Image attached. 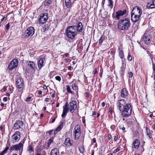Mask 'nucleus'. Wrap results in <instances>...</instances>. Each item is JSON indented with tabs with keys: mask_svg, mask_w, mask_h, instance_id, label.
<instances>
[{
	"mask_svg": "<svg viewBox=\"0 0 155 155\" xmlns=\"http://www.w3.org/2000/svg\"><path fill=\"white\" fill-rule=\"evenodd\" d=\"M83 29L82 23L79 22L75 25L70 26L68 27L65 30L66 33L68 38L70 39H74L78 32H81Z\"/></svg>",
	"mask_w": 155,
	"mask_h": 155,
	"instance_id": "nucleus-1",
	"label": "nucleus"
},
{
	"mask_svg": "<svg viewBox=\"0 0 155 155\" xmlns=\"http://www.w3.org/2000/svg\"><path fill=\"white\" fill-rule=\"evenodd\" d=\"M130 25V20L127 18L120 19L117 24V28L120 30H127Z\"/></svg>",
	"mask_w": 155,
	"mask_h": 155,
	"instance_id": "nucleus-2",
	"label": "nucleus"
},
{
	"mask_svg": "<svg viewBox=\"0 0 155 155\" xmlns=\"http://www.w3.org/2000/svg\"><path fill=\"white\" fill-rule=\"evenodd\" d=\"M121 111L122 116L124 117H128L130 116L132 112L131 106L129 104H126L124 107L123 108Z\"/></svg>",
	"mask_w": 155,
	"mask_h": 155,
	"instance_id": "nucleus-3",
	"label": "nucleus"
},
{
	"mask_svg": "<svg viewBox=\"0 0 155 155\" xmlns=\"http://www.w3.org/2000/svg\"><path fill=\"white\" fill-rule=\"evenodd\" d=\"M65 105L67 106L70 112L72 113L74 112L77 107L76 101H74L70 102L68 104L67 102Z\"/></svg>",
	"mask_w": 155,
	"mask_h": 155,
	"instance_id": "nucleus-4",
	"label": "nucleus"
},
{
	"mask_svg": "<svg viewBox=\"0 0 155 155\" xmlns=\"http://www.w3.org/2000/svg\"><path fill=\"white\" fill-rule=\"evenodd\" d=\"M25 141L23 140L21 141L19 144L11 146L10 148V150H21V151L20 153L22 152V151L23 148V144Z\"/></svg>",
	"mask_w": 155,
	"mask_h": 155,
	"instance_id": "nucleus-5",
	"label": "nucleus"
},
{
	"mask_svg": "<svg viewBox=\"0 0 155 155\" xmlns=\"http://www.w3.org/2000/svg\"><path fill=\"white\" fill-rule=\"evenodd\" d=\"M35 29L33 27H28L25 32L24 36L25 38H27L29 36H31L34 33Z\"/></svg>",
	"mask_w": 155,
	"mask_h": 155,
	"instance_id": "nucleus-6",
	"label": "nucleus"
},
{
	"mask_svg": "<svg viewBox=\"0 0 155 155\" xmlns=\"http://www.w3.org/2000/svg\"><path fill=\"white\" fill-rule=\"evenodd\" d=\"M18 62V61L17 59H13L9 64L8 68L10 71H12L13 69L17 67Z\"/></svg>",
	"mask_w": 155,
	"mask_h": 155,
	"instance_id": "nucleus-7",
	"label": "nucleus"
},
{
	"mask_svg": "<svg viewBox=\"0 0 155 155\" xmlns=\"http://www.w3.org/2000/svg\"><path fill=\"white\" fill-rule=\"evenodd\" d=\"M16 84L17 87L21 91L24 85L23 79L18 77L16 79Z\"/></svg>",
	"mask_w": 155,
	"mask_h": 155,
	"instance_id": "nucleus-8",
	"label": "nucleus"
},
{
	"mask_svg": "<svg viewBox=\"0 0 155 155\" xmlns=\"http://www.w3.org/2000/svg\"><path fill=\"white\" fill-rule=\"evenodd\" d=\"M20 133L19 131L15 132L12 137V141L13 143L18 142L20 138Z\"/></svg>",
	"mask_w": 155,
	"mask_h": 155,
	"instance_id": "nucleus-9",
	"label": "nucleus"
},
{
	"mask_svg": "<svg viewBox=\"0 0 155 155\" xmlns=\"http://www.w3.org/2000/svg\"><path fill=\"white\" fill-rule=\"evenodd\" d=\"M142 13V11L141 9L138 6L134 7L131 12L132 14L138 15L141 16Z\"/></svg>",
	"mask_w": 155,
	"mask_h": 155,
	"instance_id": "nucleus-10",
	"label": "nucleus"
},
{
	"mask_svg": "<svg viewBox=\"0 0 155 155\" xmlns=\"http://www.w3.org/2000/svg\"><path fill=\"white\" fill-rule=\"evenodd\" d=\"M48 19V14L47 13H43L41 14L39 19L40 23L44 24L45 23Z\"/></svg>",
	"mask_w": 155,
	"mask_h": 155,
	"instance_id": "nucleus-11",
	"label": "nucleus"
},
{
	"mask_svg": "<svg viewBox=\"0 0 155 155\" xmlns=\"http://www.w3.org/2000/svg\"><path fill=\"white\" fill-rule=\"evenodd\" d=\"M117 105L120 110H122V108L126 105L125 101L124 99L118 100L116 104Z\"/></svg>",
	"mask_w": 155,
	"mask_h": 155,
	"instance_id": "nucleus-12",
	"label": "nucleus"
},
{
	"mask_svg": "<svg viewBox=\"0 0 155 155\" xmlns=\"http://www.w3.org/2000/svg\"><path fill=\"white\" fill-rule=\"evenodd\" d=\"M126 10L124 9L123 10H119L116 12L115 17L117 19H119L121 16H123L126 13Z\"/></svg>",
	"mask_w": 155,
	"mask_h": 155,
	"instance_id": "nucleus-13",
	"label": "nucleus"
},
{
	"mask_svg": "<svg viewBox=\"0 0 155 155\" xmlns=\"http://www.w3.org/2000/svg\"><path fill=\"white\" fill-rule=\"evenodd\" d=\"M129 95L128 91L126 88H123L121 91L120 97L123 98H126Z\"/></svg>",
	"mask_w": 155,
	"mask_h": 155,
	"instance_id": "nucleus-14",
	"label": "nucleus"
},
{
	"mask_svg": "<svg viewBox=\"0 0 155 155\" xmlns=\"http://www.w3.org/2000/svg\"><path fill=\"white\" fill-rule=\"evenodd\" d=\"M23 123L20 120H18L14 124V127L15 129H18L21 128L23 126Z\"/></svg>",
	"mask_w": 155,
	"mask_h": 155,
	"instance_id": "nucleus-15",
	"label": "nucleus"
},
{
	"mask_svg": "<svg viewBox=\"0 0 155 155\" xmlns=\"http://www.w3.org/2000/svg\"><path fill=\"white\" fill-rule=\"evenodd\" d=\"M76 0H65V6L68 8H71L74 1Z\"/></svg>",
	"mask_w": 155,
	"mask_h": 155,
	"instance_id": "nucleus-16",
	"label": "nucleus"
},
{
	"mask_svg": "<svg viewBox=\"0 0 155 155\" xmlns=\"http://www.w3.org/2000/svg\"><path fill=\"white\" fill-rule=\"evenodd\" d=\"M28 65L31 69L35 70L37 68L36 65L34 62L29 61L28 63Z\"/></svg>",
	"mask_w": 155,
	"mask_h": 155,
	"instance_id": "nucleus-17",
	"label": "nucleus"
},
{
	"mask_svg": "<svg viewBox=\"0 0 155 155\" xmlns=\"http://www.w3.org/2000/svg\"><path fill=\"white\" fill-rule=\"evenodd\" d=\"M140 144V141L138 139H136L133 142L132 145V148L138 149Z\"/></svg>",
	"mask_w": 155,
	"mask_h": 155,
	"instance_id": "nucleus-18",
	"label": "nucleus"
},
{
	"mask_svg": "<svg viewBox=\"0 0 155 155\" xmlns=\"http://www.w3.org/2000/svg\"><path fill=\"white\" fill-rule=\"evenodd\" d=\"M131 20L134 22L138 21L140 17L138 15L132 14V13H131Z\"/></svg>",
	"mask_w": 155,
	"mask_h": 155,
	"instance_id": "nucleus-19",
	"label": "nucleus"
},
{
	"mask_svg": "<svg viewBox=\"0 0 155 155\" xmlns=\"http://www.w3.org/2000/svg\"><path fill=\"white\" fill-rule=\"evenodd\" d=\"M69 111V110L68 108V107H67L66 105H64L63 106V113L61 115V117L63 118L65 117Z\"/></svg>",
	"mask_w": 155,
	"mask_h": 155,
	"instance_id": "nucleus-20",
	"label": "nucleus"
},
{
	"mask_svg": "<svg viewBox=\"0 0 155 155\" xmlns=\"http://www.w3.org/2000/svg\"><path fill=\"white\" fill-rule=\"evenodd\" d=\"M73 141L70 138H66L64 141V144L67 146H70L72 145Z\"/></svg>",
	"mask_w": 155,
	"mask_h": 155,
	"instance_id": "nucleus-21",
	"label": "nucleus"
},
{
	"mask_svg": "<svg viewBox=\"0 0 155 155\" xmlns=\"http://www.w3.org/2000/svg\"><path fill=\"white\" fill-rule=\"evenodd\" d=\"M63 127V123L62 122L54 131V134H56L58 131L60 130Z\"/></svg>",
	"mask_w": 155,
	"mask_h": 155,
	"instance_id": "nucleus-22",
	"label": "nucleus"
},
{
	"mask_svg": "<svg viewBox=\"0 0 155 155\" xmlns=\"http://www.w3.org/2000/svg\"><path fill=\"white\" fill-rule=\"evenodd\" d=\"M74 133H81L80 127L79 125H77L75 127L73 130Z\"/></svg>",
	"mask_w": 155,
	"mask_h": 155,
	"instance_id": "nucleus-23",
	"label": "nucleus"
},
{
	"mask_svg": "<svg viewBox=\"0 0 155 155\" xmlns=\"http://www.w3.org/2000/svg\"><path fill=\"white\" fill-rule=\"evenodd\" d=\"M43 59L42 58L40 59L38 61V66L40 69L43 66Z\"/></svg>",
	"mask_w": 155,
	"mask_h": 155,
	"instance_id": "nucleus-24",
	"label": "nucleus"
},
{
	"mask_svg": "<svg viewBox=\"0 0 155 155\" xmlns=\"http://www.w3.org/2000/svg\"><path fill=\"white\" fill-rule=\"evenodd\" d=\"M59 154V152L57 148H54L51 151V155H58Z\"/></svg>",
	"mask_w": 155,
	"mask_h": 155,
	"instance_id": "nucleus-25",
	"label": "nucleus"
},
{
	"mask_svg": "<svg viewBox=\"0 0 155 155\" xmlns=\"http://www.w3.org/2000/svg\"><path fill=\"white\" fill-rule=\"evenodd\" d=\"M152 3L150 4V3H148L147 7H149V8H155V0H152Z\"/></svg>",
	"mask_w": 155,
	"mask_h": 155,
	"instance_id": "nucleus-26",
	"label": "nucleus"
},
{
	"mask_svg": "<svg viewBox=\"0 0 155 155\" xmlns=\"http://www.w3.org/2000/svg\"><path fill=\"white\" fill-rule=\"evenodd\" d=\"M74 138L75 140L78 139L81 135V133H74Z\"/></svg>",
	"mask_w": 155,
	"mask_h": 155,
	"instance_id": "nucleus-27",
	"label": "nucleus"
},
{
	"mask_svg": "<svg viewBox=\"0 0 155 155\" xmlns=\"http://www.w3.org/2000/svg\"><path fill=\"white\" fill-rule=\"evenodd\" d=\"M150 39H140V43L141 41L143 42L145 44L148 45L149 44L150 42Z\"/></svg>",
	"mask_w": 155,
	"mask_h": 155,
	"instance_id": "nucleus-28",
	"label": "nucleus"
},
{
	"mask_svg": "<svg viewBox=\"0 0 155 155\" xmlns=\"http://www.w3.org/2000/svg\"><path fill=\"white\" fill-rule=\"evenodd\" d=\"M107 6L109 7L111 9L113 7V2L112 0H108Z\"/></svg>",
	"mask_w": 155,
	"mask_h": 155,
	"instance_id": "nucleus-29",
	"label": "nucleus"
},
{
	"mask_svg": "<svg viewBox=\"0 0 155 155\" xmlns=\"http://www.w3.org/2000/svg\"><path fill=\"white\" fill-rule=\"evenodd\" d=\"M119 55L121 58H123L124 56V54L123 52V50L120 48L119 49Z\"/></svg>",
	"mask_w": 155,
	"mask_h": 155,
	"instance_id": "nucleus-30",
	"label": "nucleus"
},
{
	"mask_svg": "<svg viewBox=\"0 0 155 155\" xmlns=\"http://www.w3.org/2000/svg\"><path fill=\"white\" fill-rule=\"evenodd\" d=\"M28 150L29 152V153H31L32 152H34V147H33L32 145H29L28 147Z\"/></svg>",
	"mask_w": 155,
	"mask_h": 155,
	"instance_id": "nucleus-31",
	"label": "nucleus"
},
{
	"mask_svg": "<svg viewBox=\"0 0 155 155\" xmlns=\"http://www.w3.org/2000/svg\"><path fill=\"white\" fill-rule=\"evenodd\" d=\"M79 150L80 152L81 153H83L85 151V149L83 146H81L79 147Z\"/></svg>",
	"mask_w": 155,
	"mask_h": 155,
	"instance_id": "nucleus-32",
	"label": "nucleus"
},
{
	"mask_svg": "<svg viewBox=\"0 0 155 155\" xmlns=\"http://www.w3.org/2000/svg\"><path fill=\"white\" fill-rule=\"evenodd\" d=\"M66 86L67 87V92L71 94H72L73 92L71 90L70 87L69 85H67Z\"/></svg>",
	"mask_w": 155,
	"mask_h": 155,
	"instance_id": "nucleus-33",
	"label": "nucleus"
},
{
	"mask_svg": "<svg viewBox=\"0 0 155 155\" xmlns=\"http://www.w3.org/2000/svg\"><path fill=\"white\" fill-rule=\"evenodd\" d=\"M72 88L74 90H76L78 88V86L75 84H73L72 85Z\"/></svg>",
	"mask_w": 155,
	"mask_h": 155,
	"instance_id": "nucleus-34",
	"label": "nucleus"
},
{
	"mask_svg": "<svg viewBox=\"0 0 155 155\" xmlns=\"http://www.w3.org/2000/svg\"><path fill=\"white\" fill-rule=\"evenodd\" d=\"M120 147H118L116 149L114 150L113 151V153H116L117 152L120 151Z\"/></svg>",
	"mask_w": 155,
	"mask_h": 155,
	"instance_id": "nucleus-35",
	"label": "nucleus"
},
{
	"mask_svg": "<svg viewBox=\"0 0 155 155\" xmlns=\"http://www.w3.org/2000/svg\"><path fill=\"white\" fill-rule=\"evenodd\" d=\"M152 68L154 72V77H155V63H152Z\"/></svg>",
	"mask_w": 155,
	"mask_h": 155,
	"instance_id": "nucleus-36",
	"label": "nucleus"
},
{
	"mask_svg": "<svg viewBox=\"0 0 155 155\" xmlns=\"http://www.w3.org/2000/svg\"><path fill=\"white\" fill-rule=\"evenodd\" d=\"M55 79L59 81H60L61 80V78L60 76H56L55 77Z\"/></svg>",
	"mask_w": 155,
	"mask_h": 155,
	"instance_id": "nucleus-37",
	"label": "nucleus"
},
{
	"mask_svg": "<svg viewBox=\"0 0 155 155\" xmlns=\"http://www.w3.org/2000/svg\"><path fill=\"white\" fill-rule=\"evenodd\" d=\"M9 149V148L8 147H6L5 149L2 151V152H3V153H6L7 150H8V149Z\"/></svg>",
	"mask_w": 155,
	"mask_h": 155,
	"instance_id": "nucleus-38",
	"label": "nucleus"
},
{
	"mask_svg": "<svg viewBox=\"0 0 155 155\" xmlns=\"http://www.w3.org/2000/svg\"><path fill=\"white\" fill-rule=\"evenodd\" d=\"M38 150L39 151H41L42 150V146H38L37 147Z\"/></svg>",
	"mask_w": 155,
	"mask_h": 155,
	"instance_id": "nucleus-39",
	"label": "nucleus"
},
{
	"mask_svg": "<svg viewBox=\"0 0 155 155\" xmlns=\"http://www.w3.org/2000/svg\"><path fill=\"white\" fill-rule=\"evenodd\" d=\"M53 141V140L51 139H50L49 140V141L48 143V146H49V145H50L51 143Z\"/></svg>",
	"mask_w": 155,
	"mask_h": 155,
	"instance_id": "nucleus-40",
	"label": "nucleus"
},
{
	"mask_svg": "<svg viewBox=\"0 0 155 155\" xmlns=\"http://www.w3.org/2000/svg\"><path fill=\"white\" fill-rule=\"evenodd\" d=\"M133 75L132 73L131 72H130L128 73V77L129 78H131Z\"/></svg>",
	"mask_w": 155,
	"mask_h": 155,
	"instance_id": "nucleus-41",
	"label": "nucleus"
},
{
	"mask_svg": "<svg viewBox=\"0 0 155 155\" xmlns=\"http://www.w3.org/2000/svg\"><path fill=\"white\" fill-rule=\"evenodd\" d=\"M10 27V24L9 23H8L6 25V28L7 30H9Z\"/></svg>",
	"mask_w": 155,
	"mask_h": 155,
	"instance_id": "nucleus-42",
	"label": "nucleus"
},
{
	"mask_svg": "<svg viewBox=\"0 0 155 155\" xmlns=\"http://www.w3.org/2000/svg\"><path fill=\"white\" fill-rule=\"evenodd\" d=\"M127 58H128V59L129 61H131L132 60V57L131 56V55H130L129 54L128 55Z\"/></svg>",
	"mask_w": 155,
	"mask_h": 155,
	"instance_id": "nucleus-43",
	"label": "nucleus"
},
{
	"mask_svg": "<svg viewBox=\"0 0 155 155\" xmlns=\"http://www.w3.org/2000/svg\"><path fill=\"white\" fill-rule=\"evenodd\" d=\"M52 1L51 0H47L46 3L47 4H50L51 3Z\"/></svg>",
	"mask_w": 155,
	"mask_h": 155,
	"instance_id": "nucleus-44",
	"label": "nucleus"
},
{
	"mask_svg": "<svg viewBox=\"0 0 155 155\" xmlns=\"http://www.w3.org/2000/svg\"><path fill=\"white\" fill-rule=\"evenodd\" d=\"M147 135L148 136L149 139H151L152 137V134L150 133L149 134H147Z\"/></svg>",
	"mask_w": 155,
	"mask_h": 155,
	"instance_id": "nucleus-45",
	"label": "nucleus"
},
{
	"mask_svg": "<svg viewBox=\"0 0 155 155\" xmlns=\"http://www.w3.org/2000/svg\"><path fill=\"white\" fill-rule=\"evenodd\" d=\"M31 97H28L26 98V101H30V99H31Z\"/></svg>",
	"mask_w": 155,
	"mask_h": 155,
	"instance_id": "nucleus-46",
	"label": "nucleus"
},
{
	"mask_svg": "<svg viewBox=\"0 0 155 155\" xmlns=\"http://www.w3.org/2000/svg\"><path fill=\"white\" fill-rule=\"evenodd\" d=\"M3 100L4 101L6 102L7 101V97H4Z\"/></svg>",
	"mask_w": 155,
	"mask_h": 155,
	"instance_id": "nucleus-47",
	"label": "nucleus"
},
{
	"mask_svg": "<svg viewBox=\"0 0 155 155\" xmlns=\"http://www.w3.org/2000/svg\"><path fill=\"white\" fill-rule=\"evenodd\" d=\"M38 94L39 95L42 94V91L41 90H38Z\"/></svg>",
	"mask_w": 155,
	"mask_h": 155,
	"instance_id": "nucleus-48",
	"label": "nucleus"
},
{
	"mask_svg": "<svg viewBox=\"0 0 155 155\" xmlns=\"http://www.w3.org/2000/svg\"><path fill=\"white\" fill-rule=\"evenodd\" d=\"M103 41V39H99V44L100 45H101V44L102 43Z\"/></svg>",
	"mask_w": 155,
	"mask_h": 155,
	"instance_id": "nucleus-49",
	"label": "nucleus"
},
{
	"mask_svg": "<svg viewBox=\"0 0 155 155\" xmlns=\"http://www.w3.org/2000/svg\"><path fill=\"white\" fill-rule=\"evenodd\" d=\"M120 71H121V73H123V71H124V69H123V68L122 67H120Z\"/></svg>",
	"mask_w": 155,
	"mask_h": 155,
	"instance_id": "nucleus-50",
	"label": "nucleus"
},
{
	"mask_svg": "<svg viewBox=\"0 0 155 155\" xmlns=\"http://www.w3.org/2000/svg\"><path fill=\"white\" fill-rule=\"evenodd\" d=\"M146 131L147 132V134L150 133V129H149L148 128L146 129Z\"/></svg>",
	"mask_w": 155,
	"mask_h": 155,
	"instance_id": "nucleus-51",
	"label": "nucleus"
},
{
	"mask_svg": "<svg viewBox=\"0 0 155 155\" xmlns=\"http://www.w3.org/2000/svg\"><path fill=\"white\" fill-rule=\"evenodd\" d=\"M105 1V0H102V4L103 5V7H104V5Z\"/></svg>",
	"mask_w": 155,
	"mask_h": 155,
	"instance_id": "nucleus-52",
	"label": "nucleus"
},
{
	"mask_svg": "<svg viewBox=\"0 0 155 155\" xmlns=\"http://www.w3.org/2000/svg\"><path fill=\"white\" fill-rule=\"evenodd\" d=\"M49 100V99L47 97L45 99V101L47 102H48Z\"/></svg>",
	"mask_w": 155,
	"mask_h": 155,
	"instance_id": "nucleus-53",
	"label": "nucleus"
},
{
	"mask_svg": "<svg viewBox=\"0 0 155 155\" xmlns=\"http://www.w3.org/2000/svg\"><path fill=\"white\" fill-rule=\"evenodd\" d=\"M117 139H118V137H117L116 136H114V140L115 141H117Z\"/></svg>",
	"mask_w": 155,
	"mask_h": 155,
	"instance_id": "nucleus-54",
	"label": "nucleus"
},
{
	"mask_svg": "<svg viewBox=\"0 0 155 155\" xmlns=\"http://www.w3.org/2000/svg\"><path fill=\"white\" fill-rule=\"evenodd\" d=\"M43 88L44 89H46L47 88V87L45 85H43Z\"/></svg>",
	"mask_w": 155,
	"mask_h": 155,
	"instance_id": "nucleus-55",
	"label": "nucleus"
},
{
	"mask_svg": "<svg viewBox=\"0 0 155 155\" xmlns=\"http://www.w3.org/2000/svg\"><path fill=\"white\" fill-rule=\"evenodd\" d=\"M101 106L103 107H104L105 105V103L104 102H103L101 103Z\"/></svg>",
	"mask_w": 155,
	"mask_h": 155,
	"instance_id": "nucleus-56",
	"label": "nucleus"
},
{
	"mask_svg": "<svg viewBox=\"0 0 155 155\" xmlns=\"http://www.w3.org/2000/svg\"><path fill=\"white\" fill-rule=\"evenodd\" d=\"M2 89L4 91H5L7 90V88L5 87H4Z\"/></svg>",
	"mask_w": 155,
	"mask_h": 155,
	"instance_id": "nucleus-57",
	"label": "nucleus"
},
{
	"mask_svg": "<svg viewBox=\"0 0 155 155\" xmlns=\"http://www.w3.org/2000/svg\"><path fill=\"white\" fill-rule=\"evenodd\" d=\"M85 95L86 97H88L89 96V94L87 93H85Z\"/></svg>",
	"mask_w": 155,
	"mask_h": 155,
	"instance_id": "nucleus-58",
	"label": "nucleus"
},
{
	"mask_svg": "<svg viewBox=\"0 0 155 155\" xmlns=\"http://www.w3.org/2000/svg\"><path fill=\"white\" fill-rule=\"evenodd\" d=\"M51 97L53 98H54L55 97V94L54 93H53L51 95Z\"/></svg>",
	"mask_w": 155,
	"mask_h": 155,
	"instance_id": "nucleus-59",
	"label": "nucleus"
},
{
	"mask_svg": "<svg viewBox=\"0 0 155 155\" xmlns=\"http://www.w3.org/2000/svg\"><path fill=\"white\" fill-rule=\"evenodd\" d=\"M52 132H53L52 130H50L49 131L48 133L50 134H52Z\"/></svg>",
	"mask_w": 155,
	"mask_h": 155,
	"instance_id": "nucleus-60",
	"label": "nucleus"
},
{
	"mask_svg": "<svg viewBox=\"0 0 155 155\" xmlns=\"http://www.w3.org/2000/svg\"><path fill=\"white\" fill-rule=\"evenodd\" d=\"M140 44L141 45H143L145 44L143 42H142L141 41L140 42Z\"/></svg>",
	"mask_w": 155,
	"mask_h": 155,
	"instance_id": "nucleus-61",
	"label": "nucleus"
},
{
	"mask_svg": "<svg viewBox=\"0 0 155 155\" xmlns=\"http://www.w3.org/2000/svg\"><path fill=\"white\" fill-rule=\"evenodd\" d=\"M96 114V112L95 111H93L92 112V115H94Z\"/></svg>",
	"mask_w": 155,
	"mask_h": 155,
	"instance_id": "nucleus-62",
	"label": "nucleus"
},
{
	"mask_svg": "<svg viewBox=\"0 0 155 155\" xmlns=\"http://www.w3.org/2000/svg\"><path fill=\"white\" fill-rule=\"evenodd\" d=\"M120 129H121L122 130H123V131H124L125 129V127H123L122 128H120Z\"/></svg>",
	"mask_w": 155,
	"mask_h": 155,
	"instance_id": "nucleus-63",
	"label": "nucleus"
},
{
	"mask_svg": "<svg viewBox=\"0 0 155 155\" xmlns=\"http://www.w3.org/2000/svg\"><path fill=\"white\" fill-rule=\"evenodd\" d=\"M64 55L66 57H68L69 55V54L68 53H66L64 54Z\"/></svg>",
	"mask_w": 155,
	"mask_h": 155,
	"instance_id": "nucleus-64",
	"label": "nucleus"
}]
</instances>
